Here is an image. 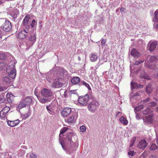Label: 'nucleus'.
<instances>
[{"label":"nucleus","mask_w":158,"mask_h":158,"mask_svg":"<svg viewBox=\"0 0 158 158\" xmlns=\"http://www.w3.org/2000/svg\"><path fill=\"white\" fill-rule=\"evenodd\" d=\"M80 81V78L77 77H75L72 79L71 81L74 85L78 84Z\"/></svg>","instance_id":"4be33fe9"},{"label":"nucleus","mask_w":158,"mask_h":158,"mask_svg":"<svg viewBox=\"0 0 158 158\" xmlns=\"http://www.w3.org/2000/svg\"><path fill=\"white\" fill-rule=\"evenodd\" d=\"M150 62H153L155 61L158 60V56H152L149 57Z\"/></svg>","instance_id":"393cba45"},{"label":"nucleus","mask_w":158,"mask_h":158,"mask_svg":"<svg viewBox=\"0 0 158 158\" xmlns=\"http://www.w3.org/2000/svg\"><path fill=\"white\" fill-rule=\"evenodd\" d=\"M88 101L89 96L87 94L83 97H79L78 100V102L83 106H86Z\"/></svg>","instance_id":"9b49d317"},{"label":"nucleus","mask_w":158,"mask_h":158,"mask_svg":"<svg viewBox=\"0 0 158 158\" xmlns=\"http://www.w3.org/2000/svg\"><path fill=\"white\" fill-rule=\"evenodd\" d=\"M99 103L96 100H94L90 102L88 106V109L89 111H94L98 108Z\"/></svg>","instance_id":"6e6552de"},{"label":"nucleus","mask_w":158,"mask_h":158,"mask_svg":"<svg viewBox=\"0 0 158 158\" xmlns=\"http://www.w3.org/2000/svg\"><path fill=\"white\" fill-rule=\"evenodd\" d=\"M140 92H136L135 93V94L134 97H135L136 96H138L139 95V93Z\"/></svg>","instance_id":"864d4df0"},{"label":"nucleus","mask_w":158,"mask_h":158,"mask_svg":"<svg viewBox=\"0 0 158 158\" xmlns=\"http://www.w3.org/2000/svg\"><path fill=\"white\" fill-rule=\"evenodd\" d=\"M90 60L92 62H95L98 59V56L96 53H92L89 55Z\"/></svg>","instance_id":"a211bd4d"},{"label":"nucleus","mask_w":158,"mask_h":158,"mask_svg":"<svg viewBox=\"0 0 158 158\" xmlns=\"http://www.w3.org/2000/svg\"><path fill=\"white\" fill-rule=\"evenodd\" d=\"M148 105V106L149 107H154L156 106V103L155 102H153L149 103Z\"/></svg>","instance_id":"a19ab883"},{"label":"nucleus","mask_w":158,"mask_h":158,"mask_svg":"<svg viewBox=\"0 0 158 158\" xmlns=\"http://www.w3.org/2000/svg\"><path fill=\"white\" fill-rule=\"evenodd\" d=\"M23 23L24 26V29L21 31L17 36L18 38L20 39L25 38L27 36L29 29L35 27L36 23L34 19L30 18L29 15H27L24 19Z\"/></svg>","instance_id":"f03ea898"},{"label":"nucleus","mask_w":158,"mask_h":158,"mask_svg":"<svg viewBox=\"0 0 158 158\" xmlns=\"http://www.w3.org/2000/svg\"><path fill=\"white\" fill-rule=\"evenodd\" d=\"M68 91L67 90H65L64 92V97L65 98H66L67 97V94L68 93Z\"/></svg>","instance_id":"09e8293b"},{"label":"nucleus","mask_w":158,"mask_h":158,"mask_svg":"<svg viewBox=\"0 0 158 158\" xmlns=\"http://www.w3.org/2000/svg\"><path fill=\"white\" fill-rule=\"evenodd\" d=\"M157 148V146L155 144L153 143L151 145L150 149L151 150H154Z\"/></svg>","instance_id":"f704fd0d"},{"label":"nucleus","mask_w":158,"mask_h":158,"mask_svg":"<svg viewBox=\"0 0 158 158\" xmlns=\"http://www.w3.org/2000/svg\"><path fill=\"white\" fill-rule=\"evenodd\" d=\"M48 75H52V74H50L48 73Z\"/></svg>","instance_id":"0e129e2a"},{"label":"nucleus","mask_w":158,"mask_h":158,"mask_svg":"<svg viewBox=\"0 0 158 158\" xmlns=\"http://www.w3.org/2000/svg\"><path fill=\"white\" fill-rule=\"evenodd\" d=\"M156 142H157V144H158V136L157 137V139H156Z\"/></svg>","instance_id":"4d7b16f0"},{"label":"nucleus","mask_w":158,"mask_h":158,"mask_svg":"<svg viewBox=\"0 0 158 158\" xmlns=\"http://www.w3.org/2000/svg\"><path fill=\"white\" fill-rule=\"evenodd\" d=\"M30 115V113L28 112L27 113L23 114L22 115V117L23 119H25L27 118Z\"/></svg>","instance_id":"e433bc0d"},{"label":"nucleus","mask_w":158,"mask_h":158,"mask_svg":"<svg viewBox=\"0 0 158 158\" xmlns=\"http://www.w3.org/2000/svg\"><path fill=\"white\" fill-rule=\"evenodd\" d=\"M59 72L60 73L57 74L56 75H57L58 76L59 75H63L66 72V70L63 68H60L59 69Z\"/></svg>","instance_id":"c756f323"},{"label":"nucleus","mask_w":158,"mask_h":158,"mask_svg":"<svg viewBox=\"0 0 158 158\" xmlns=\"http://www.w3.org/2000/svg\"><path fill=\"white\" fill-rule=\"evenodd\" d=\"M157 43L156 41L149 42L148 44V47L149 48L150 51H153L156 47Z\"/></svg>","instance_id":"dca6fc26"},{"label":"nucleus","mask_w":158,"mask_h":158,"mask_svg":"<svg viewBox=\"0 0 158 158\" xmlns=\"http://www.w3.org/2000/svg\"><path fill=\"white\" fill-rule=\"evenodd\" d=\"M136 118L137 119L139 120L141 118V116L139 113H137L136 114Z\"/></svg>","instance_id":"c03bdc74"},{"label":"nucleus","mask_w":158,"mask_h":158,"mask_svg":"<svg viewBox=\"0 0 158 158\" xmlns=\"http://www.w3.org/2000/svg\"><path fill=\"white\" fill-rule=\"evenodd\" d=\"M2 3V2L1 0H0V4Z\"/></svg>","instance_id":"bf43d9fd"},{"label":"nucleus","mask_w":158,"mask_h":158,"mask_svg":"<svg viewBox=\"0 0 158 158\" xmlns=\"http://www.w3.org/2000/svg\"><path fill=\"white\" fill-rule=\"evenodd\" d=\"M32 102V99L29 96L27 97L22 99L18 105L16 107V109L18 111H19L20 110L26 106L27 105L30 104Z\"/></svg>","instance_id":"20e7f679"},{"label":"nucleus","mask_w":158,"mask_h":158,"mask_svg":"<svg viewBox=\"0 0 158 158\" xmlns=\"http://www.w3.org/2000/svg\"><path fill=\"white\" fill-rule=\"evenodd\" d=\"M153 115L152 114H151L147 116H145V122L148 124L152 123L153 121Z\"/></svg>","instance_id":"6ab92c4d"},{"label":"nucleus","mask_w":158,"mask_h":158,"mask_svg":"<svg viewBox=\"0 0 158 158\" xmlns=\"http://www.w3.org/2000/svg\"><path fill=\"white\" fill-rule=\"evenodd\" d=\"M150 100V98H147V99L143 100L142 101V102H143L144 103H147Z\"/></svg>","instance_id":"de8ad7c7"},{"label":"nucleus","mask_w":158,"mask_h":158,"mask_svg":"<svg viewBox=\"0 0 158 158\" xmlns=\"http://www.w3.org/2000/svg\"><path fill=\"white\" fill-rule=\"evenodd\" d=\"M143 108V106L142 105L139 106L135 108V110L137 111H139Z\"/></svg>","instance_id":"4c0bfd02"},{"label":"nucleus","mask_w":158,"mask_h":158,"mask_svg":"<svg viewBox=\"0 0 158 158\" xmlns=\"http://www.w3.org/2000/svg\"><path fill=\"white\" fill-rule=\"evenodd\" d=\"M124 8H123V7H122L120 9V11L122 13L123 12V11H124Z\"/></svg>","instance_id":"5fc2aeb1"},{"label":"nucleus","mask_w":158,"mask_h":158,"mask_svg":"<svg viewBox=\"0 0 158 158\" xmlns=\"http://www.w3.org/2000/svg\"><path fill=\"white\" fill-rule=\"evenodd\" d=\"M82 83L83 85H84L89 90H91V88L90 87L89 85L88 84L86 83L84 81H82Z\"/></svg>","instance_id":"c9c22d12"},{"label":"nucleus","mask_w":158,"mask_h":158,"mask_svg":"<svg viewBox=\"0 0 158 158\" xmlns=\"http://www.w3.org/2000/svg\"><path fill=\"white\" fill-rule=\"evenodd\" d=\"M134 143H133L132 142H130V147H132L133 146Z\"/></svg>","instance_id":"6e6d98bb"},{"label":"nucleus","mask_w":158,"mask_h":158,"mask_svg":"<svg viewBox=\"0 0 158 158\" xmlns=\"http://www.w3.org/2000/svg\"><path fill=\"white\" fill-rule=\"evenodd\" d=\"M131 54L134 56H139L140 54L135 49H133L131 52Z\"/></svg>","instance_id":"5701e85b"},{"label":"nucleus","mask_w":158,"mask_h":158,"mask_svg":"<svg viewBox=\"0 0 158 158\" xmlns=\"http://www.w3.org/2000/svg\"><path fill=\"white\" fill-rule=\"evenodd\" d=\"M69 93L70 95L77 94V90H71L69 92Z\"/></svg>","instance_id":"79ce46f5"},{"label":"nucleus","mask_w":158,"mask_h":158,"mask_svg":"<svg viewBox=\"0 0 158 158\" xmlns=\"http://www.w3.org/2000/svg\"><path fill=\"white\" fill-rule=\"evenodd\" d=\"M118 10H118V9H116V11L117 12V11H118Z\"/></svg>","instance_id":"680f3d73"},{"label":"nucleus","mask_w":158,"mask_h":158,"mask_svg":"<svg viewBox=\"0 0 158 158\" xmlns=\"http://www.w3.org/2000/svg\"><path fill=\"white\" fill-rule=\"evenodd\" d=\"M2 29L6 32L9 31L12 28V26L10 22L8 20H6L2 26Z\"/></svg>","instance_id":"f8f14e48"},{"label":"nucleus","mask_w":158,"mask_h":158,"mask_svg":"<svg viewBox=\"0 0 158 158\" xmlns=\"http://www.w3.org/2000/svg\"><path fill=\"white\" fill-rule=\"evenodd\" d=\"M140 86V85L139 86L138 84L136 83L133 82H131V87L133 89L141 88V87Z\"/></svg>","instance_id":"cd10ccee"},{"label":"nucleus","mask_w":158,"mask_h":158,"mask_svg":"<svg viewBox=\"0 0 158 158\" xmlns=\"http://www.w3.org/2000/svg\"><path fill=\"white\" fill-rule=\"evenodd\" d=\"M71 112V110L70 108H65L61 112V114L63 117H65L68 115Z\"/></svg>","instance_id":"2eb2a0df"},{"label":"nucleus","mask_w":158,"mask_h":158,"mask_svg":"<svg viewBox=\"0 0 158 158\" xmlns=\"http://www.w3.org/2000/svg\"><path fill=\"white\" fill-rule=\"evenodd\" d=\"M120 113H121V112H118L116 116H118V115L119 114H120Z\"/></svg>","instance_id":"13d9d810"},{"label":"nucleus","mask_w":158,"mask_h":158,"mask_svg":"<svg viewBox=\"0 0 158 158\" xmlns=\"http://www.w3.org/2000/svg\"><path fill=\"white\" fill-rule=\"evenodd\" d=\"M19 122L20 121L19 119L13 121L8 120L7 121L8 125L11 127H14L15 126L18 124Z\"/></svg>","instance_id":"f3484780"},{"label":"nucleus","mask_w":158,"mask_h":158,"mask_svg":"<svg viewBox=\"0 0 158 158\" xmlns=\"http://www.w3.org/2000/svg\"><path fill=\"white\" fill-rule=\"evenodd\" d=\"M143 62V61H142V62H140V61L139 63H141V62Z\"/></svg>","instance_id":"69168bd1"},{"label":"nucleus","mask_w":158,"mask_h":158,"mask_svg":"<svg viewBox=\"0 0 158 158\" xmlns=\"http://www.w3.org/2000/svg\"><path fill=\"white\" fill-rule=\"evenodd\" d=\"M68 129L66 127H64L61 129L59 135V141L62 148L66 151V153L71 154L73 151L76 150L77 148L76 144L72 140L71 135H68L66 136L64 141H60V137L62 136V135Z\"/></svg>","instance_id":"f257e3e1"},{"label":"nucleus","mask_w":158,"mask_h":158,"mask_svg":"<svg viewBox=\"0 0 158 158\" xmlns=\"http://www.w3.org/2000/svg\"><path fill=\"white\" fill-rule=\"evenodd\" d=\"M86 127L84 126H82L80 127V130L81 132H84L86 131Z\"/></svg>","instance_id":"ea45409f"},{"label":"nucleus","mask_w":158,"mask_h":158,"mask_svg":"<svg viewBox=\"0 0 158 158\" xmlns=\"http://www.w3.org/2000/svg\"><path fill=\"white\" fill-rule=\"evenodd\" d=\"M5 101L4 98H0V103L4 102Z\"/></svg>","instance_id":"8fccbe9b"},{"label":"nucleus","mask_w":158,"mask_h":158,"mask_svg":"<svg viewBox=\"0 0 158 158\" xmlns=\"http://www.w3.org/2000/svg\"><path fill=\"white\" fill-rule=\"evenodd\" d=\"M135 153L132 151H130L128 153L129 156H133L135 155Z\"/></svg>","instance_id":"37998d69"},{"label":"nucleus","mask_w":158,"mask_h":158,"mask_svg":"<svg viewBox=\"0 0 158 158\" xmlns=\"http://www.w3.org/2000/svg\"><path fill=\"white\" fill-rule=\"evenodd\" d=\"M46 109L48 113L51 115H53L55 113V107L52 104H50L48 106H46Z\"/></svg>","instance_id":"4468645a"},{"label":"nucleus","mask_w":158,"mask_h":158,"mask_svg":"<svg viewBox=\"0 0 158 158\" xmlns=\"http://www.w3.org/2000/svg\"><path fill=\"white\" fill-rule=\"evenodd\" d=\"M6 65V64L3 62H0V71L2 70Z\"/></svg>","instance_id":"58836bf2"},{"label":"nucleus","mask_w":158,"mask_h":158,"mask_svg":"<svg viewBox=\"0 0 158 158\" xmlns=\"http://www.w3.org/2000/svg\"><path fill=\"white\" fill-rule=\"evenodd\" d=\"M152 111L151 108L148 107L146 110L143 111V113L144 114L146 115L151 113Z\"/></svg>","instance_id":"bb28decb"},{"label":"nucleus","mask_w":158,"mask_h":158,"mask_svg":"<svg viewBox=\"0 0 158 158\" xmlns=\"http://www.w3.org/2000/svg\"><path fill=\"white\" fill-rule=\"evenodd\" d=\"M119 121L124 126L127 125L128 123V121L127 118L123 116L121 117L119 119Z\"/></svg>","instance_id":"aec40b11"},{"label":"nucleus","mask_w":158,"mask_h":158,"mask_svg":"<svg viewBox=\"0 0 158 158\" xmlns=\"http://www.w3.org/2000/svg\"><path fill=\"white\" fill-rule=\"evenodd\" d=\"M52 77H46V79L51 84V86L52 87L55 88H59L63 86V83L60 81L59 78H57L55 79H53L51 78Z\"/></svg>","instance_id":"7ed1b4c3"},{"label":"nucleus","mask_w":158,"mask_h":158,"mask_svg":"<svg viewBox=\"0 0 158 158\" xmlns=\"http://www.w3.org/2000/svg\"><path fill=\"white\" fill-rule=\"evenodd\" d=\"M136 139V138L135 137H134L132 138L131 142H132L133 143H134Z\"/></svg>","instance_id":"603ef678"},{"label":"nucleus","mask_w":158,"mask_h":158,"mask_svg":"<svg viewBox=\"0 0 158 158\" xmlns=\"http://www.w3.org/2000/svg\"><path fill=\"white\" fill-rule=\"evenodd\" d=\"M6 71L10 77L12 79H14L15 78L16 75V70L15 69V64H12L10 66H7L6 68Z\"/></svg>","instance_id":"39448f33"},{"label":"nucleus","mask_w":158,"mask_h":158,"mask_svg":"<svg viewBox=\"0 0 158 158\" xmlns=\"http://www.w3.org/2000/svg\"><path fill=\"white\" fill-rule=\"evenodd\" d=\"M6 114H7L5 113V112H3L2 110L0 112V117L1 118H4Z\"/></svg>","instance_id":"72a5a7b5"},{"label":"nucleus","mask_w":158,"mask_h":158,"mask_svg":"<svg viewBox=\"0 0 158 158\" xmlns=\"http://www.w3.org/2000/svg\"><path fill=\"white\" fill-rule=\"evenodd\" d=\"M27 157L28 158H36V156L35 154L33 153H30L27 154L26 155Z\"/></svg>","instance_id":"c85d7f7f"},{"label":"nucleus","mask_w":158,"mask_h":158,"mask_svg":"<svg viewBox=\"0 0 158 158\" xmlns=\"http://www.w3.org/2000/svg\"><path fill=\"white\" fill-rule=\"evenodd\" d=\"M41 94L44 97L43 98L48 99V98L52 97L53 94V92L50 89L44 88L41 91Z\"/></svg>","instance_id":"423d86ee"},{"label":"nucleus","mask_w":158,"mask_h":158,"mask_svg":"<svg viewBox=\"0 0 158 158\" xmlns=\"http://www.w3.org/2000/svg\"><path fill=\"white\" fill-rule=\"evenodd\" d=\"M153 26L155 28H158V23L157 24L156 23H155L153 24Z\"/></svg>","instance_id":"3c124183"},{"label":"nucleus","mask_w":158,"mask_h":158,"mask_svg":"<svg viewBox=\"0 0 158 158\" xmlns=\"http://www.w3.org/2000/svg\"><path fill=\"white\" fill-rule=\"evenodd\" d=\"M77 118V114L76 112H72L66 119L65 121L68 123H74L75 122Z\"/></svg>","instance_id":"0eeeda50"},{"label":"nucleus","mask_w":158,"mask_h":158,"mask_svg":"<svg viewBox=\"0 0 158 158\" xmlns=\"http://www.w3.org/2000/svg\"><path fill=\"white\" fill-rule=\"evenodd\" d=\"M148 145V143L145 139L141 140L137 144V147L142 150L144 149Z\"/></svg>","instance_id":"ddd939ff"},{"label":"nucleus","mask_w":158,"mask_h":158,"mask_svg":"<svg viewBox=\"0 0 158 158\" xmlns=\"http://www.w3.org/2000/svg\"><path fill=\"white\" fill-rule=\"evenodd\" d=\"M6 87L2 86H0V91L6 90Z\"/></svg>","instance_id":"49530a36"},{"label":"nucleus","mask_w":158,"mask_h":158,"mask_svg":"<svg viewBox=\"0 0 158 158\" xmlns=\"http://www.w3.org/2000/svg\"><path fill=\"white\" fill-rule=\"evenodd\" d=\"M154 23L158 22V9L156 10L154 13V17L153 20Z\"/></svg>","instance_id":"b1692460"},{"label":"nucleus","mask_w":158,"mask_h":158,"mask_svg":"<svg viewBox=\"0 0 158 158\" xmlns=\"http://www.w3.org/2000/svg\"><path fill=\"white\" fill-rule=\"evenodd\" d=\"M7 101L9 103L12 102L13 100L14 96L13 95L10 93H7L6 94Z\"/></svg>","instance_id":"412c9836"},{"label":"nucleus","mask_w":158,"mask_h":158,"mask_svg":"<svg viewBox=\"0 0 158 158\" xmlns=\"http://www.w3.org/2000/svg\"><path fill=\"white\" fill-rule=\"evenodd\" d=\"M10 110V108L9 107L6 106L3 108V109L2 110L3 111V112H5V113L7 114V113Z\"/></svg>","instance_id":"473e14b6"},{"label":"nucleus","mask_w":158,"mask_h":158,"mask_svg":"<svg viewBox=\"0 0 158 158\" xmlns=\"http://www.w3.org/2000/svg\"><path fill=\"white\" fill-rule=\"evenodd\" d=\"M39 88L38 87H36L34 89V94L36 96L39 102L42 103H45L46 102L48 101V100L47 98H43L39 95Z\"/></svg>","instance_id":"1a4fd4ad"},{"label":"nucleus","mask_w":158,"mask_h":158,"mask_svg":"<svg viewBox=\"0 0 158 158\" xmlns=\"http://www.w3.org/2000/svg\"><path fill=\"white\" fill-rule=\"evenodd\" d=\"M106 43V40H105L103 39H102V41L101 42L102 45V46H104Z\"/></svg>","instance_id":"a18cd8bd"},{"label":"nucleus","mask_w":158,"mask_h":158,"mask_svg":"<svg viewBox=\"0 0 158 158\" xmlns=\"http://www.w3.org/2000/svg\"><path fill=\"white\" fill-rule=\"evenodd\" d=\"M1 37V35L0 34V38Z\"/></svg>","instance_id":"e2e57ef3"},{"label":"nucleus","mask_w":158,"mask_h":158,"mask_svg":"<svg viewBox=\"0 0 158 158\" xmlns=\"http://www.w3.org/2000/svg\"><path fill=\"white\" fill-rule=\"evenodd\" d=\"M6 55L2 52H0V59L4 60L6 58Z\"/></svg>","instance_id":"2f4dec72"},{"label":"nucleus","mask_w":158,"mask_h":158,"mask_svg":"<svg viewBox=\"0 0 158 158\" xmlns=\"http://www.w3.org/2000/svg\"><path fill=\"white\" fill-rule=\"evenodd\" d=\"M29 40L26 43L27 46L30 47L33 45L36 40V35L33 33L30 35L29 37Z\"/></svg>","instance_id":"9d476101"},{"label":"nucleus","mask_w":158,"mask_h":158,"mask_svg":"<svg viewBox=\"0 0 158 158\" xmlns=\"http://www.w3.org/2000/svg\"><path fill=\"white\" fill-rule=\"evenodd\" d=\"M156 111L158 112V107H157L156 108Z\"/></svg>","instance_id":"052dcab7"},{"label":"nucleus","mask_w":158,"mask_h":158,"mask_svg":"<svg viewBox=\"0 0 158 158\" xmlns=\"http://www.w3.org/2000/svg\"><path fill=\"white\" fill-rule=\"evenodd\" d=\"M3 81L7 84L10 83L11 81L10 79L7 76L3 78Z\"/></svg>","instance_id":"7c9ffc66"},{"label":"nucleus","mask_w":158,"mask_h":158,"mask_svg":"<svg viewBox=\"0 0 158 158\" xmlns=\"http://www.w3.org/2000/svg\"><path fill=\"white\" fill-rule=\"evenodd\" d=\"M152 85L151 84H149L146 86L145 91L147 94H150L152 92Z\"/></svg>","instance_id":"a878e982"}]
</instances>
